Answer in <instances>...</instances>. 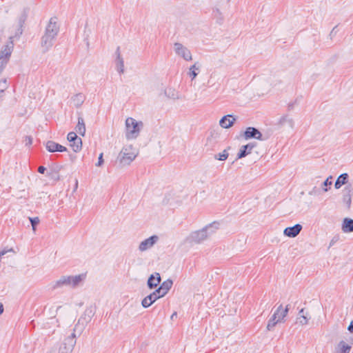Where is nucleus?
<instances>
[{"mask_svg": "<svg viewBox=\"0 0 353 353\" xmlns=\"http://www.w3.org/2000/svg\"><path fill=\"white\" fill-rule=\"evenodd\" d=\"M92 316V310H86L84 315L77 321L71 336L66 338L59 347V353H71L76 344L77 333L79 335L84 330L87 323L90 321Z\"/></svg>", "mask_w": 353, "mask_h": 353, "instance_id": "nucleus-1", "label": "nucleus"}, {"mask_svg": "<svg viewBox=\"0 0 353 353\" xmlns=\"http://www.w3.org/2000/svg\"><path fill=\"white\" fill-rule=\"evenodd\" d=\"M59 27L56 17L51 18L46 28L45 34L41 39V46L45 51L48 50L53 45V42L59 32Z\"/></svg>", "mask_w": 353, "mask_h": 353, "instance_id": "nucleus-2", "label": "nucleus"}, {"mask_svg": "<svg viewBox=\"0 0 353 353\" xmlns=\"http://www.w3.org/2000/svg\"><path fill=\"white\" fill-rule=\"evenodd\" d=\"M139 150L132 144H128L123 147L118 156L119 163L123 165H129L137 157Z\"/></svg>", "mask_w": 353, "mask_h": 353, "instance_id": "nucleus-3", "label": "nucleus"}, {"mask_svg": "<svg viewBox=\"0 0 353 353\" xmlns=\"http://www.w3.org/2000/svg\"><path fill=\"white\" fill-rule=\"evenodd\" d=\"M85 279V274H81L75 276H62L57 280L54 285V288L68 286L70 288H77L80 285Z\"/></svg>", "mask_w": 353, "mask_h": 353, "instance_id": "nucleus-4", "label": "nucleus"}, {"mask_svg": "<svg viewBox=\"0 0 353 353\" xmlns=\"http://www.w3.org/2000/svg\"><path fill=\"white\" fill-rule=\"evenodd\" d=\"M143 123L137 121L132 117H128L125 120V137L127 139H135L139 135Z\"/></svg>", "mask_w": 353, "mask_h": 353, "instance_id": "nucleus-5", "label": "nucleus"}, {"mask_svg": "<svg viewBox=\"0 0 353 353\" xmlns=\"http://www.w3.org/2000/svg\"><path fill=\"white\" fill-rule=\"evenodd\" d=\"M13 43L10 41L6 45L0 52V72H1L6 65L12 52Z\"/></svg>", "mask_w": 353, "mask_h": 353, "instance_id": "nucleus-6", "label": "nucleus"}, {"mask_svg": "<svg viewBox=\"0 0 353 353\" xmlns=\"http://www.w3.org/2000/svg\"><path fill=\"white\" fill-rule=\"evenodd\" d=\"M174 50L176 55L185 61H191L192 59L190 50L181 43H174Z\"/></svg>", "mask_w": 353, "mask_h": 353, "instance_id": "nucleus-7", "label": "nucleus"}, {"mask_svg": "<svg viewBox=\"0 0 353 353\" xmlns=\"http://www.w3.org/2000/svg\"><path fill=\"white\" fill-rule=\"evenodd\" d=\"M208 239L205 232L202 229L194 231L187 237L186 241L190 243H201Z\"/></svg>", "mask_w": 353, "mask_h": 353, "instance_id": "nucleus-8", "label": "nucleus"}, {"mask_svg": "<svg viewBox=\"0 0 353 353\" xmlns=\"http://www.w3.org/2000/svg\"><path fill=\"white\" fill-rule=\"evenodd\" d=\"M159 239V238L157 235H152L142 241L139 245V251L143 252L150 250L158 242Z\"/></svg>", "mask_w": 353, "mask_h": 353, "instance_id": "nucleus-9", "label": "nucleus"}, {"mask_svg": "<svg viewBox=\"0 0 353 353\" xmlns=\"http://www.w3.org/2000/svg\"><path fill=\"white\" fill-rule=\"evenodd\" d=\"M353 186L351 183L346 185L342 190V201L349 209L352 204Z\"/></svg>", "mask_w": 353, "mask_h": 353, "instance_id": "nucleus-10", "label": "nucleus"}, {"mask_svg": "<svg viewBox=\"0 0 353 353\" xmlns=\"http://www.w3.org/2000/svg\"><path fill=\"white\" fill-rule=\"evenodd\" d=\"M244 138L248 140L250 139H255L257 140H263V135L261 132L256 128L253 127H248L244 132Z\"/></svg>", "mask_w": 353, "mask_h": 353, "instance_id": "nucleus-11", "label": "nucleus"}, {"mask_svg": "<svg viewBox=\"0 0 353 353\" xmlns=\"http://www.w3.org/2000/svg\"><path fill=\"white\" fill-rule=\"evenodd\" d=\"M160 298H161V295L155 290L142 300L141 305L143 307L147 308Z\"/></svg>", "mask_w": 353, "mask_h": 353, "instance_id": "nucleus-12", "label": "nucleus"}, {"mask_svg": "<svg viewBox=\"0 0 353 353\" xmlns=\"http://www.w3.org/2000/svg\"><path fill=\"white\" fill-rule=\"evenodd\" d=\"M46 150L50 152H66L67 148L60 145L54 141H48L46 143Z\"/></svg>", "mask_w": 353, "mask_h": 353, "instance_id": "nucleus-13", "label": "nucleus"}, {"mask_svg": "<svg viewBox=\"0 0 353 353\" xmlns=\"http://www.w3.org/2000/svg\"><path fill=\"white\" fill-rule=\"evenodd\" d=\"M302 228V225L297 223L292 227L286 228L283 231V234L286 236L294 238L300 233Z\"/></svg>", "mask_w": 353, "mask_h": 353, "instance_id": "nucleus-14", "label": "nucleus"}, {"mask_svg": "<svg viewBox=\"0 0 353 353\" xmlns=\"http://www.w3.org/2000/svg\"><path fill=\"white\" fill-rule=\"evenodd\" d=\"M172 285V281L170 279H168L163 281L161 285L157 289V292L161 295V297H163L171 289Z\"/></svg>", "mask_w": 353, "mask_h": 353, "instance_id": "nucleus-15", "label": "nucleus"}, {"mask_svg": "<svg viewBox=\"0 0 353 353\" xmlns=\"http://www.w3.org/2000/svg\"><path fill=\"white\" fill-rule=\"evenodd\" d=\"M235 121L236 118L234 116L231 114H228L221 119V120L219 121V125L223 128H229L231 126H232Z\"/></svg>", "mask_w": 353, "mask_h": 353, "instance_id": "nucleus-16", "label": "nucleus"}, {"mask_svg": "<svg viewBox=\"0 0 353 353\" xmlns=\"http://www.w3.org/2000/svg\"><path fill=\"white\" fill-rule=\"evenodd\" d=\"M161 282V276L158 272L151 274L148 280V286L150 289L157 288Z\"/></svg>", "mask_w": 353, "mask_h": 353, "instance_id": "nucleus-17", "label": "nucleus"}, {"mask_svg": "<svg viewBox=\"0 0 353 353\" xmlns=\"http://www.w3.org/2000/svg\"><path fill=\"white\" fill-rule=\"evenodd\" d=\"M219 228V223L218 222H213L203 228V230L205 232L207 237L208 238L216 233Z\"/></svg>", "mask_w": 353, "mask_h": 353, "instance_id": "nucleus-18", "label": "nucleus"}, {"mask_svg": "<svg viewBox=\"0 0 353 353\" xmlns=\"http://www.w3.org/2000/svg\"><path fill=\"white\" fill-rule=\"evenodd\" d=\"M254 147V144L253 143H248L247 145H243L237 154V159L243 158L248 154L251 153V151Z\"/></svg>", "mask_w": 353, "mask_h": 353, "instance_id": "nucleus-19", "label": "nucleus"}, {"mask_svg": "<svg viewBox=\"0 0 353 353\" xmlns=\"http://www.w3.org/2000/svg\"><path fill=\"white\" fill-rule=\"evenodd\" d=\"M281 310V305H280L277 309L274 312L272 316L270 318V319L268 321V325H267V329L268 330H271L278 323H280L279 321H277V316L279 312Z\"/></svg>", "mask_w": 353, "mask_h": 353, "instance_id": "nucleus-20", "label": "nucleus"}, {"mask_svg": "<svg viewBox=\"0 0 353 353\" xmlns=\"http://www.w3.org/2000/svg\"><path fill=\"white\" fill-rule=\"evenodd\" d=\"M348 174L347 173H343V174H341V175H339L336 179V181H335V183H334V188L336 189V190H339L340 189L342 185H347V179H348Z\"/></svg>", "mask_w": 353, "mask_h": 353, "instance_id": "nucleus-21", "label": "nucleus"}, {"mask_svg": "<svg viewBox=\"0 0 353 353\" xmlns=\"http://www.w3.org/2000/svg\"><path fill=\"white\" fill-rule=\"evenodd\" d=\"M341 229L345 233L353 232V219L345 218L342 223Z\"/></svg>", "mask_w": 353, "mask_h": 353, "instance_id": "nucleus-22", "label": "nucleus"}, {"mask_svg": "<svg viewBox=\"0 0 353 353\" xmlns=\"http://www.w3.org/2000/svg\"><path fill=\"white\" fill-rule=\"evenodd\" d=\"M117 54V59H116V65H117V70L119 73H123L124 72V62L123 59L121 57L119 48H117L116 51Z\"/></svg>", "mask_w": 353, "mask_h": 353, "instance_id": "nucleus-23", "label": "nucleus"}, {"mask_svg": "<svg viewBox=\"0 0 353 353\" xmlns=\"http://www.w3.org/2000/svg\"><path fill=\"white\" fill-rule=\"evenodd\" d=\"M85 101V96L81 93L74 94L71 98V103L76 108H79Z\"/></svg>", "mask_w": 353, "mask_h": 353, "instance_id": "nucleus-24", "label": "nucleus"}, {"mask_svg": "<svg viewBox=\"0 0 353 353\" xmlns=\"http://www.w3.org/2000/svg\"><path fill=\"white\" fill-rule=\"evenodd\" d=\"M75 130L81 136H84L85 133V125L83 117H78V123L75 127Z\"/></svg>", "mask_w": 353, "mask_h": 353, "instance_id": "nucleus-25", "label": "nucleus"}, {"mask_svg": "<svg viewBox=\"0 0 353 353\" xmlns=\"http://www.w3.org/2000/svg\"><path fill=\"white\" fill-rule=\"evenodd\" d=\"M352 347L345 341H341L339 343L336 351L338 353H350Z\"/></svg>", "mask_w": 353, "mask_h": 353, "instance_id": "nucleus-26", "label": "nucleus"}, {"mask_svg": "<svg viewBox=\"0 0 353 353\" xmlns=\"http://www.w3.org/2000/svg\"><path fill=\"white\" fill-rule=\"evenodd\" d=\"M199 69L200 67L198 63H195L189 68V72L188 74L191 78L192 81H193L198 75V72L199 71Z\"/></svg>", "mask_w": 353, "mask_h": 353, "instance_id": "nucleus-27", "label": "nucleus"}, {"mask_svg": "<svg viewBox=\"0 0 353 353\" xmlns=\"http://www.w3.org/2000/svg\"><path fill=\"white\" fill-rule=\"evenodd\" d=\"M297 322L302 325H306L308 323L307 315L304 314V309L302 308L299 312V316L297 317Z\"/></svg>", "mask_w": 353, "mask_h": 353, "instance_id": "nucleus-28", "label": "nucleus"}, {"mask_svg": "<svg viewBox=\"0 0 353 353\" xmlns=\"http://www.w3.org/2000/svg\"><path fill=\"white\" fill-rule=\"evenodd\" d=\"M279 123L280 125H285L287 123L291 128H293L294 124L293 119L288 115H284V116L281 117L279 119Z\"/></svg>", "mask_w": 353, "mask_h": 353, "instance_id": "nucleus-29", "label": "nucleus"}, {"mask_svg": "<svg viewBox=\"0 0 353 353\" xmlns=\"http://www.w3.org/2000/svg\"><path fill=\"white\" fill-rule=\"evenodd\" d=\"M288 306L289 305H288L286 306V307L285 309H283V305H281V310L279 312L278 315H276L277 316V321H279L280 323L283 322L284 319L287 316L288 311H289Z\"/></svg>", "mask_w": 353, "mask_h": 353, "instance_id": "nucleus-30", "label": "nucleus"}, {"mask_svg": "<svg viewBox=\"0 0 353 353\" xmlns=\"http://www.w3.org/2000/svg\"><path fill=\"white\" fill-rule=\"evenodd\" d=\"M70 143V147L74 152H79L82 148V140L81 138L79 139V141H72Z\"/></svg>", "mask_w": 353, "mask_h": 353, "instance_id": "nucleus-31", "label": "nucleus"}, {"mask_svg": "<svg viewBox=\"0 0 353 353\" xmlns=\"http://www.w3.org/2000/svg\"><path fill=\"white\" fill-rule=\"evenodd\" d=\"M165 94L170 99H179L178 92L174 89L169 88L168 90H166Z\"/></svg>", "mask_w": 353, "mask_h": 353, "instance_id": "nucleus-32", "label": "nucleus"}, {"mask_svg": "<svg viewBox=\"0 0 353 353\" xmlns=\"http://www.w3.org/2000/svg\"><path fill=\"white\" fill-rule=\"evenodd\" d=\"M228 155L227 150H224L221 153L215 155L214 158L219 161H225L228 159Z\"/></svg>", "mask_w": 353, "mask_h": 353, "instance_id": "nucleus-33", "label": "nucleus"}, {"mask_svg": "<svg viewBox=\"0 0 353 353\" xmlns=\"http://www.w3.org/2000/svg\"><path fill=\"white\" fill-rule=\"evenodd\" d=\"M79 137H77V134L74 132H70L67 135V139L69 142L79 141Z\"/></svg>", "mask_w": 353, "mask_h": 353, "instance_id": "nucleus-34", "label": "nucleus"}, {"mask_svg": "<svg viewBox=\"0 0 353 353\" xmlns=\"http://www.w3.org/2000/svg\"><path fill=\"white\" fill-rule=\"evenodd\" d=\"M29 220H30V221L31 223V225H32V230L34 232H35L36 231V225L37 224H39V221H40L39 217H34V218L30 217Z\"/></svg>", "mask_w": 353, "mask_h": 353, "instance_id": "nucleus-35", "label": "nucleus"}, {"mask_svg": "<svg viewBox=\"0 0 353 353\" xmlns=\"http://www.w3.org/2000/svg\"><path fill=\"white\" fill-rule=\"evenodd\" d=\"M332 176H330L328 178L326 179V180L322 184V188L324 192H327L328 189L327 188V186L332 185V181L330 179H332Z\"/></svg>", "mask_w": 353, "mask_h": 353, "instance_id": "nucleus-36", "label": "nucleus"}, {"mask_svg": "<svg viewBox=\"0 0 353 353\" xmlns=\"http://www.w3.org/2000/svg\"><path fill=\"white\" fill-rule=\"evenodd\" d=\"M23 142L25 143L26 145H30L32 143V138L30 136H26L24 138Z\"/></svg>", "mask_w": 353, "mask_h": 353, "instance_id": "nucleus-37", "label": "nucleus"}, {"mask_svg": "<svg viewBox=\"0 0 353 353\" xmlns=\"http://www.w3.org/2000/svg\"><path fill=\"white\" fill-rule=\"evenodd\" d=\"M103 153H101L98 158V162L96 163V166L101 167L103 164Z\"/></svg>", "mask_w": 353, "mask_h": 353, "instance_id": "nucleus-38", "label": "nucleus"}, {"mask_svg": "<svg viewBox=\"0 0 353 353\" xmlns=\"http://www.w3.org/2000/svg\"><path fill=\"white\" fill-rule=\"evenodd\" d=\"M46 170V168L43 166H39L38 168V172L41 174H43Z\"/></svg>", "mask_w": 353, "mask_h": 353, "instance_id": "nucleus-39", "label": "nucleus"}, {"mask_svg": "<svg viewBox=\"0 0 353 353\" xmlns=\"http://www.w3.org/2000/svg\"><path fill=\"white\" fill-rule=\"evenodd\" d=\"M347 330L350 332H353V321H352L350 322V324L349 325L348 327H347Z\"/></svg>", "mask_w": 353, "mask_h": 353, "instance_id": "nucleus-40", "label": "nucleus"}, {"mask_svg": "<svg viewBox=\"0 0 353 353\" xmlns=\"http://www.w3.org/2000/svg\"><path fill=\"white\" fill-rule=\"evenodd\" d=\"M3 312V305L0 303V314H1Z\"/></svg>", "mask_w": 353, "mask_h": 353, "instance_id": "nucleus-41", "label": "nucleus"}, {"mask_svg": "<svg viewBox=\"0 0 353 353\" xmlns=\"http://www.w3.org/2000/svg\"><path fill=\"white\" fill-rule=\"evenodd\" d=\"M214 12L215 13L216 15V14H219V15L221 14V12H220L219 9H216V10H214Z\"/></svg>", "mask_w": 353, "mask_h": 353, "instance_id": "nucleus-42", "label": "nucleus"}, {"mask_svg": "<svg viewBox=\"0 0 353 353\" xmlns=\"http://www.w3.org/2000/svg\"><path fill=\"white\" fill-rule=\"evenodd\" d=\"M77 186H78V181L77 180L76 181V184L74 185L75 189L77 188Z\"/></svg>", "mask_w": 353, "mask_h": 353, "instance_id": "nucleus-43", "label": "nucleus"}, {"mask_svg": "<svg viewBox=\"0 0 353 353\" xmlns=\"http://www.w3.org/2000/svg\"><path fill=\"white\" fill-rule=\"evenodd\" d=\"M334 243V240H332V241H331V243H330V245H332Z\"/></svg>", "mask_w": 353, "mask_h": 353, "instance_id": "nucleus-44", "label": "nucleus"}, {"mask_svg": "<svg viewBox=\"0 0 353 353\" xmlns=\"http://www.w3.org/2000/svg\"><path fill=\"white\" fill-rule=\"evenodd\" d=\"M175 314H176V313H174V314H172V317H174V315H175Z\"/></svg>", "mask_w": 353, "mask_h": 353, "instance_id": "nucleus-45", "label": "nucleus"}, {"mask_svg": "<svg viewBox=\"0 0 353 353\" xmlns=\"http://www.w3.org/2000/svg\"><path fill=\"white\" fill-rule=\"evenodd\" d=\"M175 314H176V313H174V314H172V317H174V315H175Z\"/></svg>", "mask_w": 353, "mask_h": 353, "instance_id": "nucleus-46", "label": "nucleus"}]
</instances>
